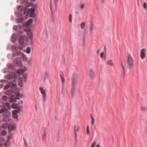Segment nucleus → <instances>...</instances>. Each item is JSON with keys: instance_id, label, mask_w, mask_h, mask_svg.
<instances>
[{"instance_id": "obj_37", "label": "nucleus", "mask_w": 147, "mask_h": 147, "mask_svg": "<svg viewBox=\"0 0 147 147\" xmlns=\"http://www.w3.org/2000/svg\"><path fill=\"white\" fill-rule=\"evenodd\" d=\"M8 124L7 123H3L2 125V127L3 128H6L8 127Z\"/></svg>"}, {"instance_id": "obj_1", "label": "nucleus", "mask_w": 147, "mask_h": 147, "mask_svg": "<svg viewBox=\"0 0 147 147\" xmlns=\"http://www.w3.org/2000/svg\"><path fill=\"white\" fill-rule=\"evenodd\" d=\"M18 8L19 12L17 15L18 17H20L17 20L18 22H22L24 19H26V16L29 13H30V17L33 18L35 16V15L34 13L35 9L34 8L28 9L27 12L26 7H23L22 6H20L18 7Z\"/></svg>"}, {"instance_id": "obj_43", "label": "nucleus", "mask_w": 147, "mask_h": 147, "mask_svg": "<svg viewBox=\"0 0 147 147\" xmlns=\"http://www.w3.org/2000/svg\"><path fill=\"white\" fill-rule=\"evenodd\" d=\"M11 92L10 90H8L5 92V94H7L9 95L11 94Z\"/></svg>"}, {"instance_id": "obj_36", "label": "nucleus", "mask_w": 147, "mask_h": 147, "mask_svg": "<svg viewBox=\"0 0 147 147\" xmlns=\"http://www.w3.org/2000/svg\"><path fill=\"white\" fill-rule=\"evenodd\" d=\"M85 4L84 3H82L80 5V8L81 9H84L85 7Z\"/></svg>"}, {"instance_id": "obj_32", "label": "nucleus", "mask_w": 147, "mask_h": 147, "mask_svg": "<svg viewBox=\"0 0 147 147\" xmlns=\"http://www.w3.org/2000/svg\"><path fill=\"white\" fill-rule=\"evenodd\" d=\"M91 124L92 125H94V123H95V119L91 115Z\"/></svg>"}, {"instance_id": "obj_14", "label": "nucleus", "mask_w": 147, "mask_h": 147, "mask_svg": "<svg viewBox=\"0 0 147 147\" xmlns=\"http://www.w3.org/2000/svg\"><path fill=\"white\" fill-rule=\"evenodd\" d=\"M16 77V74L14 72H11L6 76V78L8 79H10Z\"/></svg>"}, {"instance_id": "obj_64", "label": "nucleus", "mask_w": 147, "mask_h": 147, "mask_svg": "<svg viewBox=\"0 0 147 147\" xmlns=\"http://www.w3.org/2000/svg\"><path fill=\"white\" fill-rule=\"evenodd\" d=\"M105 50L106 49V47H105Z\"/></svg>"}, {"instance_id": "obj_45", "label": "nucleus", "mask_w": 147, "mask_h": 147, "mask_svg": "<svg viewBox=\"0 0 147 147\" xmlns=\"http://www.w3.org/2000/svg\"><path fill=\"white\" fill-rule=\"evenodd\" d=\"M3 99L4 101H6L7 99V97L6 96H4L3 97Z\"/></svg>"}, {"instance_id": "obj_13", "label": "nucleus", "mask_w": 147, "mask_h": 147, "mask_svg": "<svg viewBox=\"0 0 147 147\" xmlns=\"http://www.w3.org/2000/svg\"><path fill=\"white\" fill-rule=\"evenodd\" d=\"M88 75L90 78L92 79H93L94 78V73L93 70L90 69L89 70Z\"/></svg>"}, {"instance_id": "obj_3", "label": "nucleus", "mask_w": 147, "mask_h": 147, "mask_svg": "<svg viewBox=\"0 0 147 147\" xmlns=\"http://www.w3.org/2000/svg\"><path fill=\"white\" fill-rule=\"evenodd\" d=\"M39 90L42 95V100L43 102H45L46 100V91L42 87H40L39 88Z\"/></svg>"}, {"instance_id": "obj_31", "label": "nucleus", "mask_w": 147, "mask_h": 147, "mask_svg": "<svg viewBox=\"0 0 147 147\" xmlns=\"http://www.w3.org/2000/svg\"><path fill=\"white\" fill-rule=\"evenodd\" d=\"M12 49L13 51H17L18 50V47L16 45H14L12 46Z\"/></svg>"}, {"instance_id": "obj_4", "label": "nucleus", "mask_w": 147, "mask_h": 147, "mask_svg": "<svg viewBox=\"0 0 147 147\" xmlns=\"http://www.w3.org/2000/svg\"><path fill=\"white\" fill-rule=\"evenodd\" d=\"M22 97V95L20 94H17L16 95H13L10 97V100L12 102H16V99H19Z\"/></svg>"}, {"instance_id": "obj_40", "label": "nucleus", "mask_w": 147, "mask_h": 147, "mask_svg": "<svg viewBox=\"0 0 147 147\" xmlns=\"http://www.w3.org/2000/svg\"><path fill=\"white\" fill-rule=\"evenodd\" d=\"M4 106H6L8 109H9L10 108L9 105V103L8 102H6V103L5 105Z\"/></svg>"}, {"instance_id": "obj_15", "label": "nucleus", "mask_w": 147, "mask_h": 147, "mask_svg": "<svg viewBox=\"0 0 147 147\" xmlns=\"http://www.w3.org/2000/svg\"><path fill=\"white\" fill-rule=\"evenodd\" d=\"M26 31L27 32V35L28 37L31 40H32L33 39L32 33L30 31V29H28Z\"/></svg>"}, {"instance_id": "obj_16", "label": "nucleus", "mask_w": 147, "mask_h": 147, "mask_svg": "<svg viewBox=\"0 0 147 147\" xmlns=\"http://www.w3.org/2000/svg\"><path fill=\"white\" fill-rule=\"evenodd\" d=\"M79 127L78 126L77 127H76V125H75L74 126V134L75 135V137L76 138V140H77V133L76 132H78L79 130Z\"/></svg>"}, {"instance_id": "obj_47", "label": "nucleus", "mask_w": 147, "mask_h": 147, "mask_svg": "<svg viewBox=\"0 0 147 147\" xmlns=\"http://www.w3.org/2000/svg\"><path fill=\"white\" fill-rule=\"evenodd\" d=\"M16 86V84L14 83H11V87H15Z\"/></svg>"}, {"instance_id": "obj_10", "label": "nucleus", "mask_w": 147, "mask_h": 147, "mask_svg": "<svg viewBox=\"0 0 147 147\" xmlns=\"http://www.w3.org/2000/svg\"><path fill=\"white\" fill-rule=\"evenodd\" d=\"M32 22V19H30L28 21L23 23V26L24 27L30 28L31 26V23Z\"/></svg>"}, {"instance_id": "obj_2", "label": "nucleus", "mask_w": 147, "mask_h": 147, "mask_svg": "<svg viewBox=\"0 0 147 147\" xmlns=\"http://www.w3.org/2000/svg\"><path fill=\"white\" fill-rule=\"evenodd\" d=\"M127 63L128 65L130 68L134 67V61L131 56L129 54L127 55Z\"/></svg>"}, {"instance_id": "obj_18", "label": "nucleus", "mask_w": 147, "mask_h": 147, "mask_svg": "<svg viewBox=\"0 0 147 147\" xmlns=\"http://www.w3.org/2000/svg\"><path fill=\"white\" fill-rule=\"evenodd\" d=\"M18 85L20 87H22L23 86V79L22 78H20L18 79Z\"/></svg>"}, {"instance_id": "obj_42", "label": "nucleus", "mask_w": 147, "mask_h": 147, "mask_svg": "<svg viewBox=\"0 0 147 147\" xmlns=\"http://www.w3.org/2000/svg\"><path fill=\"white\" fill-rule=\"evenodd\" d=\"M60 77H61V81L62 83V84H63L64 83V82H65V79L63 77H62L61 75H60Z\"/></svg>"}, {"instance_id": "obj_24", "label": "nucleus", "mask_w": 147, "mask_h": 147, "mask_svg": "<svg viewBox=\"0 0 147 147\" xmlns=\"http://www.w3.org/2000/svg\"><path fill=\"white\" fill-rule=\"evenodd\" d=\"M24 52H26V53L29 54L31 52V48L30 47H28L27 49H26L24 50Z\"/></svg>"}, {"instance_id": "obj_57", "label": "nucleus", "mask_w": 147, "mask_h": 147, "mask_svg": "<svg viewBox=\"0 0 147 147\" xmlns=\"http://www.w3.org/2000/svg\"><path fill=\"white\" fill-rule=\"evenodd\" d=\"M23 33V31H20L19 32V33L20 34H22Z\"/></svg>"}, {"instance_id": "obj_8", "label": "nucleus", "mask_w": 147, "mask_h": 147, "mask_svg": "<svg viewBox=\"0 0 147 147\" xmlns=\"http://www.w3.org/2000/svg\"><path fill=\"white\" fill-rule=\"evenodd\" d=\"M24 40H25L26 41H27L28 40L26 36H23L22 35L20 37L19 40L20 45H22L23 44Z\"/></svg>"}, {"instance_id": "obj_17", "label": "nucleus", "mask_w": 147, "mask_h": 147, "mask_svg": "<svg viewBox=\"0 0 147 147\" xmlns=\"http://www.w3.org/2000/svg\"><path fill=\"white\" fill-rule=\"evenodd\" d=\"M106 63L107 65L113 67L114 65V63H113L112 60L111 59L107 60L106 62Z\"/></svg>"}, {"instance_id": "obj_26", "label": "nucleus", "mask_w": 147, "mask_h": 147, "mask_svg": "<svg viewBox=\"0 0 147 147\" xmlns=\"http://www.w3.org/2000/svg\"><path fill=\"white\" fill-rule=\"evenodd\" d=\"M86 25V22H82L81 24L80 25V27L82 29H84Z\"/></svg>"}, {"instance_id": "obj_46", "label": "nucleus", "mask_w": 147, "mask_h": 147, "mask_svg": "<svg viewBox=\"0 0 147 147\" xmlns=\"http://www.w3.org/2000/svg\"><path fill=\"white\" fill-rule=\"evenodd\" d=\"M20 26L19 25L14 26L13 27V28H14V30H18L17 29V28L18 27H20Z\"/></svg>"}, {"instance_id": "obj_49", "label": "nucleus", "mask_w": 147, "mask_h": 147, "mask_svg": "<svg viewBox=\"0 0 147 147\" xmlns=\"http://www.w3.org/2000/svg\"><path fill=\"white\" fill-rule=\"evenodd\" d=\"M27 75L26 74H24L23 76V77L25 79V80L27 78Z\"/></svg>"}, {"instance_id": "obj_6", "label": "nucleus", "mask_w": 147, "mask_h": 147, "mask_svg": "<svg viewBox=\"0 0 147 147\" xmlns=\"http://www.w3.org/2000/svg\"><path fill=\"white\" fill-rule=\"evenodd\" d=\"M20 111V108H18V110H14L12 111V115L13 118L17 119L18 115L17 114Z\"/></svg>"}, {"instance_id": "obj_20", "label": "nucleus", "mask_w": 147, "mask_h": 147, "mask_svg": "<svg viewBox=\"0 0 147 147\" xmlns=\"http://www.w3.org/2000/svg\"><path fill=\"white\" fill-rule=\"evenodd\" d=\"M11 38L12 42H15L17 38L16 34L14 33L11 36Z\"/></svg>"}, {"instance_id": "obj_35", "label": "nucleus", "mask_w": 147, "mask_h": 147, "mask_svg": "<svg viewBox=\"0 0 147 147\" xmlns=\"http://www.w3.org/2000/svg\"><path fill=\"white\" fill-rule=\"evenodd\" d=\"M7 134V131L5 130L2 131L1 133H0V135L3 136Z\"/></svg>"}, {"instance_id": "obj_48", "label": "nucleus", "mask_w": 147, "mask_h": 147, "mask_svg": "<svg viewBox=\"0 0 147 147\" xmlns=\"http://www.w3.org/2000/svg\"><path fill=\"white\" fill-rule=\"evenodd\" d=\"M122 68L123 69V73L124 75L125 74V69L124 66H123L122 67Z\"/></svg>"}, {"instance_id": "obj_44", "label": "nucleus", "mask_w": 147, "mask_h": 147, "mask_svg": "<svg viewBox=\"0 0 147 147\" xmlns=\"http://www.w3.org/2000/svg\"><path fill=\"white\" fill-rule=\"evenodd\" d=\"M74 88H72L71 94L72 96H73L74 94Z\"/></svg>"}, {"instance_id": "obj_9", "label": "nucleus", "mask_w": 147, "mask_h": 147, "mask_svg": "<svg viewBox=\"0 0 147 147\" xmlns=\"http://www.w3.org/2000/svg\"><path fill=\"white\" fill-rule=\"evenodd\" d=\"M146 50L145 48L142 49L140 51V56L142 59H143L146 57Z\"/></svg>"}, {"instance_id": "obj_39", "label": "nucleus", "mask_w": 147, "mask_h": 147, "mask_svg": "<svg viewBox=\"0 0 147 147\" xmlns=\"http://www.w3.org/2000/svg\"><path fill=\"white\" fill-rule=\"evenodd\" d=\"M143 7L145 9H147V4L145 2L144 3Z\"/></svg>"}, {"instance_id": "obj_63", "label": "nucleus", "mask_w": 147, "mask_h": 147, "mask_svg": "<svg viewBox=\"0 0 147 147\" xmlns=\"http://www.w3.org/2000/svg\"><path fill=\"white\" fill-rule=\"evenodd\" d=\"M2 139V140H4L3 138H2V139Z\"/></svg>"}, {"instance_id": "obj_29", "label": "nucleus", "mask_w": 147, "mask_h": 147, "mask_svg": "<svg viewBox=\"0 0 147 147\" xmlns=\"http://www.w3.org/2000/svg\"><path fill=\"white\" fill-rule=\"evenodd\" d=\"M100 56L101 58H105L106 57L105 53L103 52H101L100 55Z\"/></svg>"}, {"instance_id": "obj_53", "label": "nucleus", "mask_w": 147, "mask_h": 147, "mask_svg": "<svg viewBox=\"0 0 147 147\" xmlns=\"http://www.w3.org/2000/svg\"><path fill=\"white\" fill-rule=\"evenodd\" d=\"M4 145L5 146H8V142H6L5 144H4Z\"/></svg>"}, {"instance_id": "obj_30", "label": "nucleus", "mask_w": 147, "mask_h": 147, "mask_svg": "<svg viewBox=\"0 0 147 147\" xmlns=\"http://www.w3.org/2000/svg\"><path fill=\"white\" fill-rule=\"evenodd\" d=\"M146 107L144 106H141L140 108V110L143 112H145L146 110Z\"/></svg>"}, {"instance_id": "obj_58", "label": "nucleus", "mask_w": 147, "mask_h": 147, "mask_svg": "<svg viewBox=\"0 0 147 147\" xmlns=\"http://www.w3.org/2000/svg\"><path fill=\"white\" fill-rule=\"evenodd\" d=\"M9 67L10 68H11L12 67V66L11 65H10L9 66Z\"/></svg>"}, {"instance_id": "obj_28", "label": "nucleus", "mask_w": 147, "mask_h": 147, "mask_svg": "<svg viewBox=\"0 0 147 147\" xmlns=\"http://www.w3.org/2000/svg\"><path fill=\"white\" fill-rule=\"evenodd\" d=\"M22 55L23 60L24 61H26L27 59L26 56L23 53Z\"/></svg>"}, {"instance_id": "obj_52", "label": "nucleus", "mask_w": 147, "mask_h": 147, "mask_svg": "<svg viewBox=\"0 0 147 147\" xmlns=\"http://www.w3.org/2000/svg\"><path fill=\"white\" fill-rule=\"evenodd\" d=\"M19 48L20 49H22L23 48V46H19Z\"/></svg>"}, {"instance_id": "obj_11", "label": "nucleus", "mask_w": 147, "mask_h": 147, "mask_svg": "<svg viewBox=\"0 0 147 147\" xmlns=\"http://www.w3.org/2000/svg\"><path fill=\"white\" fill-rule=\"evenodd\" d=\"M94 26V24L93 22H91L90 23L89 27V34L90 35H91L93 33Z\"/></svg>"}, {"instance_id": "obj_7", "label": "nucleus", "mask_w": 147, "mask_h": 147, "mask_svg": "<svg viewBox=\"0 0 147 147\" xmlns=\"http://www.w3.org/2000/svg\"><path fill=\"white\" fill-rule=\"evenodd\" d=\"M14 63L17 66L21 67L22 66V63L20 58H17L14 60Z\"/></svg>"}, {"instance_id": "obj_50", "label": "nucleus", "mask_w": 147, "mask_h": 147, "mask_svg": "<svg viewBox=\"0 0 147 147\" xmlns=\"http://www.w3.org/2000/svg\"><path fill=\"white\" fill-rule=\"evenodd\" d=\"M48 74L47 73H45L44 79L46 80L47 77H48Z\"/></svg>"}, {"instance_id": "obj_60", "label": "nucleus", "mask_w": 147, "mask_h": 147, "mask_svg": "<svg viewBox=\"0 0 147 147\" xmlns=\"http://www.w3.org/2000/svg\"><path fill=\"white\" fill-rule=\"evenodd\" d=\"M121 65L122 67H123V66H124L123 65V63H121Z\"/></svg>"}, {"instance_id": "obj_19", "label": "nucleus", "mask_w": 147, "mask_h": 147, "mask_svg": "<svg viewBox=\"0 0 147 147\" xmlns=\"http://www.w3.org/2000/svg\"><path fill=\"white\" fill-rule=\"evenodd\" d=\"M26 69V67H24L23 69H20L18 70L17 71V73L18 74H22L24 73Z\"/></svg>"}, {"instance_id": "obj_54", "label": "nucleus", "mask_w": 147, "mask_h": 147, "mask_svg": "<svg viewBox=\"0 0 147 147\" xmlns=\"http://www.w3.org/2000/svg\"><path fill=\"white\" fill-rule=\"evenodd\" d=\"M96 147H101V146H100V145L99 144H97L96 146Z\"/></svg>"}, {"instance_id": "obj_25", "label": "nucleus", "mask_w": 147, "mask_h": 147, "mask_svg": "<svg viewBox=\"0 0 147 147\" xmlns=\"http://www.w3.org/2000/svg\"><path fill=\"white\" fill-rule=\"evenodd\" d=\"M11 82L9 83L7 85L5 86L4 89L5 90L7 89L11 86Z\"/></svg>"}, {"instance_id": "obj_5", "label": "nucleus", "mask_w": 147, "mask_h": 147, "mask_svg": "<svg viewBox=\"0 0 147 147\" xmlns=\"http://www.w3.org/2000/svg\"><path fill=\"white\" fill-rule=\"evenodd\" d=\"M3 113V116H9L10 115V112L5 108H4L0 110V113Z\"/></svg>"}, {"instance_id": "obj_55", "label": "nucleus", "mask_w": 147, "mask_h": 147, "mask_svg": "<svg viewBox=\"0 0 147 147\" xmlns=\"http://www.w3.org/2000/svg\"><path fill=\"white\" fill-rule=\"evenodd\" d=\"M58 0H53V1L54 3H57L58 1Z\"/></svg>"}, {"instance_id": "obj_61", "label": "nucleus", "mask_w": 147, "mask_h": 147, "mask_svg": "<svg viewBox=\"0 0 147 147\" xmlns=\"http://www.w3.org/2000/svg\"><path fill=\"white\" fill-rule=\"evenodd\" d=\"M32 0V1H35V0Z\"/></svg>"}, {"instance_id": "obj_62", "label": "nucleus", "mask_w": 147, "mask_h": 147, "mask_svg": "<svg viewBox=\"0 0 147 147\" xmlns=\"http://www.w3.org/2000/svg\"><path fill=\"white\" fill-rule=\"evenodd\" d=\"M1 127H0V131L1 130Z\"/></svg>"}, {"instance_id": "obj_33", "label": "nucleus", "mask_w": 147, "mask_h": 147, "mask_svg": "<svg viewBox=\"0 0 147 147\" xmlns=\"http://www.w3.org/2000/svg\"><path fill=\"white\" fill-rule=\"evenodd\" d=\"M96 144V142L95 141L92 142L91 143L90 147H95Z\"/></svg>"}, {"instance_id": "obj_23", "label": "nucleus", "mask_w": 147, "mask_h": 147, "mask_svg": "<svg viewBox=\"0 0 147 147\" xmlns=\"http://www.w3.org/2000/svg\"><path fill=\"white\" fill-rule=\"evenodd\" d=\"M76 80L75 78H73L72 79V87H74L76 83Z\"/></svg>"}, {"instance_id": "obj_22", "label": "nucleus", "mask_w": 147, "mask_h": 147, "mask_svg": "<svg viewBox=\"0 0 147 147\" xmlns=\"http://www.w3.org/2000/svg\"><path fill=\"white\" fill-rule=\"evenodd\" d=\"M3 118V120L5 122H8L10 120V118L9 116H4Z\"/></svg>"}, {"instance_id": "obj_51", "label": "nucleus", "mask_w": 147, "mask_h": 147, "mask_svg": "<svg viewBox=\"0 0 147 147\" xmlns=\"http://www.w3.org/2000/svg\"><path fill=\"white\" fill-rule=\"evenodd\" d=\"M12 137V134H10V135L8 136V138L9 139L11 138Z\"/></svg>"}, {"instance_id": "obj_59", "label": "nucleus", "mask_w": 147, "mask_h": 147, "mask_svg": "<svg viewBox=\"0 0 147 147\" xmlns=\"http://www.w3.org/2000/svg\"><path fill=\"white\" fill-rule=\"evenodd\" d=\"M2 144L0 143V147H2Z\"/></svg>"}, {"instance_id": "obj_27", "label": "nucleus", "mask_w": 147, "mask_h": 147, "mask_svg": "<svg viewBox=\"0 0 147 147\" xmlns=\"http://www.w3.org/2000/svg\"><path fill=\"white\" fill-rule=\"evenodd\" d=\"M23 53L21 52H17L15 53H14L13 54V57L15 56H18L20 55V54H22Z\"/></svg>"}, {"instance_id": "obj_12", "label": "nucleus", "mask_w": 147, "mask_h": 147, "mask_svg": "<svg viewBox=\"0 0 147 147\" xmlns=\"http://www.w3.org/2000/svg\"><path fill=\"white\" fill-rule=\"evenodd\" d=\"M16 125L15 124H10L8 126L9 131H10L13 130H15L16 129Z\"/></svg>"}, {"instance_id": "obj_34", "label": "nucleus", "mask_w": 147, "mask_h": 147, "mask_svg": "<svg viewBox=\"0 0 147 147\" xmlns=\"http://www.w3.org/2000/svg\"><path fill=\"white\" fill-rule=\"evenodd\" d=\"M90 131L89 126L88 125H87L86 127V134L88 135L90 134Z\"/></svg>"}, {"instance_id": "obj_41", "label": "nucleus", "mask_w": 147, "mask_h": 147, "mask_svg": "<svg viewBox=\"0 0 147 147\" xmlns=\"http://www.w3.org/2000/svg\"><path fill=\"white\" fill-rule=\"evenodd\" d=\"M42 137L43 139L45 140V139L46 137V134L45 131L44 133L42 134Z\"/></svg>"}, {"instance_id": "obj_21", "label": "nucleus", "mask_w": 147, "mask_h": 147, "mask_svg": "<svg viewBox=\"0 0 147 147\" xmlns=\"http://www.w3.org/2000/svg\"><path fill=\"white\" fill-rule=\"evenodd\" d=\"M11 107L13 109H16V110H18V108H20V107H18L16 104L14 103L11 105Z\"/></svg>"}, {"instance_id": "obj_38", "label": "nucleus", "mask_w": 147, "mask_h": 147, "mask_svg": "<svg viewBox=\"0 0 147 147\" xmlns=\"http://www.w3.org/2000/svg\"><path fill=\"white\" fill-rule=\"evenodd\" d=\"M72 14H71L69 16V21L70 22H71L72 21Z\"/></svg>"}, {"instance_id": "obj_56", "label": "nucleus", "mask_w": 147, "mask_h": 147, "mask_svg": "<svg viewBox=\"0 0 147 147\" xmlns=\"http://www.w3.org/2000/svg\"><path fill=\"white\" fill-rule=\"evenodd\" d=\"M31 59L29 60L28 61V63H31Z\"/></svg>"}]
</instances>
